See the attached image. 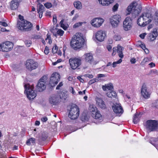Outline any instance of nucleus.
<instances>
[{"mask_svg": "<svg viewBox=\"0 0 158 158\" xmlns=\"http://www.w3.org/2000/svg\"><path fill=\"white\" fill-rule=\"evenodd\" d=\"M102 89L104 91H106L107 90H111L113 89V85L111 83L105 84V85L102 86Z\"/></svg>", "mask_w": 158, "mask_h": 158, "instance_id": "nucleus-29", "label": "nucleus"}, {"mask_svg": "<svg viewBox=\"0 0 158 158\" xmlns=\"http://www.w3.org/2000/svg\"><path fill=\"white\" fill-rule=\"evenodd\" d=\"M13 47V44L11 42L6 41L0 44V51L8 52L11 51Z\"/></svg>", "mask_w": 158, "mask_h": 158, "instance_id": "nucleus-8", "label": "nucleus"}, {"mask_svg": "<svg viewBox=\"0 0 158 158\" xmlns=\"http://www.w3.org/2000/svg\"><path fill=\"white\" fill-rule=\"evenodd\" d=\"M89 110V114L93 118L95 119H98L102 117L99 111L94 105H90Z\"/></svg>", "mask_w": 158, "mask_h": 158, "instance_id": "nucleus-5", "label": "nucleus"}, {"mask_svg": "<svg viewBox=\"0 0 158 158\" xmlns=\"http://www.w3.org/2000/svg\"><path fill=\"white\" fill-rule=\"evenodd\" d=\"M86 77H89V78H92L93 77V75L92 74H89L86 75Z\"/></svg>", "mask_w": 158, "mask_h": 158, "instance_id": "nucleus-61", "label": "nucleus"}, {"mask_svg": "<svg viewBox=\"0 0 158 158\" xmlns=\"http://www.w3.org/2000/svg\"><path fill=\"white\" fill-rule=\"evenodd\" d=\"M158 140V139L157 138H152L151 139V140H150V143L153 145H154V143H153V142H156Z\"/></svg>", "mask_w": 158, "mask_h": 158, "instance_id": "nucleus-47", "label": "nucleus"}, {"mask_svg": "<svg viewBox=\"0 0 158 158\" xmlns=\"http://www.w3.org/2000/svg\"><path fill=\"white\" fill-rule=\"evenodd\" d=\"M5 148L3 144H2V142L0 141V149L2 150L3 149Z\"/></svg>", "mask_w": 158, "mask_h": 158, "instance_id": "nucleus-60", "label": "nucleus"}, {"mask_svg": "<svg viewBox=\"0 0 158 158\" xmlns=\"http://www.w3.org/2000/svg\"><path fill=\"white\" fill-rule=\"evenodd\" d=\"M57 33L59 35L61 36L63 35L64 33V31L61 29H59L57 30Z\"/></svg>", "mask_w": 158, "mask_h": 158, "instance_id": "nucleus-45", "label": "nucleus"}, {"mask_svg": "<svg viewBox=\"0 0 158 158\" xmlns=\"http://www.w3.org/2000/svg\"><path fill=\"white\" fill-rule=\"evenodd\" d=\"M86 43L85 40H71L70 45L73 48L77 50L86 46Z\"/></svg>", "mask_w": 158, "mask_h": 158, "instance_id": "nucleus-6", "label": "nucleus"}, {"mask_svg": "<svg viewBox=\"0 0 158 158\" xmlns=\"http://www.w3.org/2000/svg\"><path fill=\"white\" fill-rule=\"evenodd\" d=\"M49 101L51 104L56 105L60 101L59 94L52 95L50 98Z\"/></svg>", "mask_w": 158, "mask_h": 158, "instance_id": "nucleus-20", "label": "nucleus"}, {"mask_svg": "<svg viewBox=\"0 0 158 158\" xmlns=\"http://www.w3.org/2000/svg\"><path fill=\"white\" fill-rule=\"evenodd\" d=\"M35 139L33 138H30L28 139L26 141V143L28 145H30L31 143H35Z\"/></svg>", "mask_w": 158, "mask_h": 158, "instance_id": "nucleus-34", "label": "nucleus"}, {"mask_svg": "<svg viewBox=\"0 0 158 158\" xmlns=\"http://www.w3.org/2000/svg\"><path fill=\"white\" fill-rule=\"evenodd\" d=\"M141 117L140 113H136L134 116L133 121L135 124L137 123L140 120V118Z\"/></svg>", "mask_w": 158, "mask_h": 158, "instance_id": "nucleus-31", "label": "nucleus"}, {"mask_svg": "<svg viewBox=\"0 0 158 158\" xmlns=\"http://www.w3.org/2000/svg\"><path fill=\"white\" fill-rule=\"evenodd\" d=\"M60 26L64 30H66L67 28V27L66 26H65L64 24H62L61 25H60Z\"/></svg>", "mask_w": 158, "mask_h": 158, "instance_id": "nucleus-63", "label": "nucleus"}, {"mask_svg": "<svg viewBox=\"0 0 158 158\" xmlns=\"http://www.w3.org/2000/svg\"><path fill=\"white\" fill-rule=\"evenodd\" d=\"M69 62L71 68L73 69H75L81 65V60L80 57L71 58L69 60Z\"/></svg>", "mask_w": 158, "mask_h": 158, "instance_id": "nucleus-10", "label": "nucleus"}, {"mask_svg": "<svg viewBox=\"0 0 158 158\" xmlns=\"http://www.w3.org/2000/svg\"><path fill=\"white\" fill-rule=\"evenodd\" d=\"M49 52L48 48L47 47H46L44 50V53L46 54H48Z\"/></svg>", "mask_w": 158, "mask_h": 158, "instance_id": "nucleus-54", "label": "nucleus"}, {"mask_svg": "<svg viewBox=\"0 0 158 158\" xmlns=\"http://www.w3.org/2000/svg\"><path fill=\"white\" fill-rule=\"evenodd\" d=\"M136 45L137 47H141L143 50L145 49V48H146L145 44L143 43H142V42L140 40L138 41L136 44Z\"/></svg>", "mask_w": 158, "mask_h": 158, "instance_id": "nucleus-35", "label": "nucleus"}, {"mask_svg": "<svg viewBox=\"0 0 158 158\" xmlns=\"http://www.w3.org/2000/svg\"><path fill=\"white\" fill-rule=\"evenodd\" d=\"M121 20V17L118 15L112 16L109 19L110 23L112 27L114 28L118 27Z\"/></svg>", "mask_w": 158, "mask_h": 158, "instance_id": "nucleus-9", "label": "nucleus"}, {"mask_svg": "<svg viewBox=\"0 0 158 158\" xmlns=\"http://www.w3.org/2000/svg\"><path fill=\"white\" fill-rule=\"evenodd\" d=\"M27 69L29 71H31L36 69L38 66V64L32 60H28L25 64Z\"/></svg>", "mask_w": 158, "mask_h": 158, "instance_id": "nucleus-14", "label": "nucleus"}, {"mask_svg": "<svg viewBox=\"0 0 158 158\" xmlns=\"http://www.w3.org/2000/svg\"><path fill=\"white\" fill-rule=\"evenodd\" d=\"M83 23L82 22H79L75 23L73 26V27L76 28L81 26Z\"/></svg>", "mask_w": 158, "mask_h": 158, "instance_id": "nucleus-43", "label": "nucleus"}, {"mask_svg": "<svg viewBox=\"0 0 158 158\" xmlns=\"http://www.w3.org/2000/svg\"><path fill=\"white\" fill-rule=\"evenodd\" d=\"M24 42L27 47H30L32 44L31 40H25Z\"/></svg>", "mask_w": 158, "mask_h": 158, "instance_id": "nucleus-41", "label": "nucleus"}, {"mask_svg": "<svg viewBox=\"0 0 158 158\" xmlns=\"http://www.w3.org/2000/svg\"><path fill=\"white\" fill-rule=\"evenodd\" d=\"M107 48L109 51H111L112 50V47L110 45H108L107 46Z\"/></svg>", "mask_w": 158, "mask_h": 158, "instance_id": "nucleus-64", "label": "nucleus"}, {"mask_svg": "<svg viewBox=\"0 0 158 158\" xmlns=\"http://www.w3.org/2000/svg\"><path fill=\"white\" fill-rule=\"evenodd\" d=\"M74 7L77 9H79L81 8V4L80 2L76 1L75 2L73 3Z\"/></svg>", "mask_w": 158, "mask_h": 158, "instance_id": "nucleus-33", "label": "nucleus"}, {"mask_svg": "<svg viewBox=\"0 0 158 158\" xmlns=\"http://www.w3.org/2000/svg\"><path fill=\"white\" fill-rule=\"evenodd\" d=\"M44 6L46 8L49 9L52 7V4L51 3L47 2L44 4Z\"/></svg>", "mask_w": 158, "mask_h": 158, "instance_id": "nucleus-44", "label": "nucleus"}, {"mask_svg": "<svg viewBox=\"0 0 158 158\" xmlns=\"http://www.w3.org/2000/svg\"><path fill=\"white\" fill-rule=\"evenodd\" d=\"M127 10V15L131 14L133 17L135 18L136 16L140 13L142 7L140 5H138L136 2H133L128 6Z\"/></svg>", "mask_w": 158, "mask_h": 158, "instance_id": "nucleus-1", "label": "nucleus"}, {"mask_svg": "<svg viewBox=\"0 0 158 158\" xmlns=\"http://www.w3.org/2000/svg\"><path fill=\"white\" fill-rule=\"evenodd\" d=\"M106 36V34L102 31H98L95 35L96 40H104Z\"/></svg>", "mask_w": 158, "mask_h": 158, "instance_id": "nucleus-22", "label": "nucleus"}, {"mask_svg": "<svg viewBox=\"0 0 158 158\" xmlns=\"http://www.w3.org/2000/svg\"><path fill=\"white\" fill-rule=\"evenodd\" d=\"M141 94V96L146 99H147L150 97V93L146 85L144 84L142 86Z\"/></svg>", "mask_w": 158, "mask_h": 158, "instance_id": "nucleus-17", "label": "nucleus"}, {"mask_svg": "<svg viewBox=\"0 0 158 158\" xmlns=\"http://www.w3.org/2000/svg\"><path fill=\"white\" fill-rule=\"evenodd\" d=\"M146 33H143L140 34L139 35V37L142 39H144V37L146 35Z\"/></svg>", "mask_w": 158, "mask_h": 158, "instance_id": "nucleus-57", "label": "nucleus"}, {"mask_svg": "<svg viewBox=\"0 0 158 158\" xmlns=\"http://www.w3.org/2000/svg\"><path fill=\"white\" fill-rule=\"evenodd\" d=\"M38 13H39L40 12H43L44 7L43 5L39 4L38 6Z\"/></svg>", "mask_w": 158, "mask_h": 158, "instance_id": "nucleus-36", "label": "nucleus"}, {"mask_svg": "<svg viewBox=\"0 0 158 158\" xmlns=\"http://www.w3.org/2000/svg\"><path fill=\"white\" fill-rule=\"evenodd\" d=\"M116 49H117V48L116 47H114L113 48V52L112 54L113 56H114L115 55L116 53Z\"/></svg>", "mask_w": 158, "mask_h": 158, "instance_id": "nucleus-51", "label": "nucleus"}, {"mask_svg": "<svg viewBox=\"0 0 158 158\" xmlns=\"http://www.w3.org/2000/svg\"><path fill=\"white\" fill-rule=\"evenodd\" d=\"M146 128L150 131H156L158 130V121L150 120L146 122Z\"/></svg>", "mask_w": 158, "mask_h": 158, "instance_id": "nucleus-7", "label": "nucleus"}, {"mask_svg": "<svg viewBox=\"0 0 158 158\" xmlns=\"http://www.w3.org/2000/svg\"><path fill=\"white\" fill-rule=\"evenodd\" d=\"M136 60L134 58H131L130 60V62L132 64H134L136 62Z\"/></svg>", "mask_w": 158, "mask_h": 158, "instance_id": "nucleus-55", "label": "nucleus"}, {"mask_svg": "<svg viewBox=\"0 0 158 158\" xmlns=\"http://www.w3.org/2000/svg\"><path fill=\"white\" fill-rule=\"evenodd\" d=\"M152 106L156 108H158V100L152 103Z\"/></svg>", "mask_w": 158, "mask_h": 158, "instance_id": "nucleus-49", "label": "nucleus"}, {"mask_svg": "<svg viewBox=\"0 0 158 158\" xmlns=\"http://www.w3.org/2000/svg\"><path fill=\"white\" fill-rule=\"evenodd\" d=\"M32 38L33 39H43L42 38V36L40 34H35L32 36Z\"/></svg>", "mask_w": 158, "mask_h": 158, "instance_id": "nucleus-38", "label": "nucleus"}, {"mask_svg": "<svg viewBox=\"0 0 158 158\" xmlns=\"http://www.w3.org/2000/svg\"><path fill=\"white\" fill-rule=\"evenodd\" d=\"M132 26L131 18L127 17L125 18L123 23V27L125 31H128L131 29Z\"/></svg>", "mask_w": 158, "mask_h": 158, "instance_id": "nucleus-12", "label": "nucleus"}, {"mask_svg": "<svg viewBox=\"0 0 158 158\" xmlns=\"http://www.w3.org/2000/svg\"><path fill=\"white\" fill-rule=\"evenodd\" d=\"M69 90L73 94H75V92L73 87H70V88Z\"/></svg>", "mask_w": 158, "mask_h": 158, "instance_id": "nucleus-58", "label": "nucleus"}, {"mask_svg": "<svg viewBox=\"0 0 158 158\" xmlns=\"http://www.w3.org/2000/svg\"><path fill=\"white\" fill-rule=\"evenodd\" d=\"M0 25L5 27L8 26L7 24L5 22L2 21H0Z\"/></svg>", "mask_w": 158, "mask_h": 158, "instance_id": "nucleus-56", "label": "nucleus"}, {"mask_svg": "<svg viewBox=\"0 0 158 158\" xmlns=\"http://www.w3.org/2000/svg\"><path fill=\"white\" fill-rule=\"evenodd\" d=\"M60 76L59 74L57 73H53L51 75L49 81V84L52 86L56 85L59 81Z\"/></svg>", "mask_w": 158, "mask_h": 158, "instance_id": "nucleus-13", "label": "nucleus"}, {"mask_svg": "<svg viewBox=\"0 0 158 158\" xmlns=\"http://www.w3.org/2000/svg\"><path fill=\"white\" fill-rule=\"evenodd\" d=\"M57 51V47L56 45L54 46L52 49V52L53 53H56Z\"/></svg>", "mask_w": 158, "mask_h": 158, "instance_id": "nucleus-46", "label": "nucleus"}, {"mask_svg": "<svg viewBox=\"0 0 158 158\" xmlns=\"http://www.w3.org/2000/svg\"><path fill=\"white\" fill-rule=\"evenodd\" d=\"M100 4L103 6H108L112 3L113 0H98Z\"/></svg>", "mask_w": 158, "mask_h": 158, "instance_id": "nucleus-30", "label": "nucleus"}, {"mask_svg": "<svg viewBox=\"0 0 158 158\" xmlns=\"http://www.w3.org/2000/svg\"><path fill=\"white\" fill-rule=\"evenodd\" d=\"M107 96L110 98L113 99V100L118 99L117 94L114 91H112L107 92L106 93Z\"/></svg>", "mask_w": 158, "mask_h": 158, "instance_id": "nucleus-26", "label": "nucleus"}, {"mask_svg": "<svg viewBox=\"0 0 158 158\" xmlns=\"http://www.w3.org/2000/svg\"><path fill=\"white\" fill-rule=\"evenodd\" d=\"M53 22L54 24H56L57 22L56 15H55L53 16Z\"/></svg>", "mask_w": 158, "mask_h": 158, "instance_id": "nucleus-48", "label": "nucleus"}, {"mask_svg": "<svg viewBox=\"0 0 158 158\" xmlns=\"http://www.w3.org/2000/svg\"><path fill=\"white\" fill-rule=\"evenodd\" d=\"M25 89V93H26L27 96L29 100H31L34 98L36 96L34 87L32 85L29 84H25L24 85Z\"/></svg>", "mask_w": 158, "mask_h": 158, "instance_id": "nucleus-3", "label": "nucleus"}, {"mask_svg": "<svg viewBox=\"0 0 158 158\" xmlns=\"http://www.w3.org/2000/svg\"><path fill=\"white\" fill-rule=\"evenodd\" d=\"M122 59H119L118 61L114 62L112 64L113 67L114 68L115 67L117 66V64H119L122 62Z\"/></svg>", "mask_w": 158, "mask_h": 158, "instance_id": "nucleus-39", "label": "nucleus"}, {"mask_svg": "<svg viewBox=\"0 0 158 158\" xmlns=\"http://www.w3.org/2000/svg\"><path fill=\"white\" fill-rule=\"evenodd\" d=\"M85 37L81 33L79 32L73 35L71 40H85Z\"/></svg>", "mask_w": 158, "mask_h": 158, "instance_id": "nucleus-27", "label": "nucleus"}, {"mask_svg": "<svg viewBox=\"0 0 158 158\" xmlns=\"http://www.w3.org/2000/svg\"><path fill=\"white\" fill-rule=\"evenodd\" d=\"M47 80V78L46 76H43L40 79L36 86V89L38 91H42L45 89Z\"/></svg>", "mask_w": 158, "mask_h": 158, "instance_id": "nucleus-11", "label": "nucleus"}, {"mask_svg": "<svg viewBox=\"0 0 158 158\" xmlns=\"http://www.w3.org/2000/svg\"><path fill=\"white\" fill-rule=\"evenodd\" d=\"M106 76V75L102 74H98L97 75V78H98L99 80V78H102V77H104Z\"/></svg>", "mask_w": 158, "mask_h": 158, "instance_id": "nucleus-52", "label": "nucleus"}, {"mask_svg": "<svg viewBox=\"0 0 158 158\" xmlns=\"http://www.w3.org/2000/svg\"><path fill=\"white\" fill-rule=\"evenodd\" d=\"M116 47L117 48L116 51L118 56L120 59L123 58L124 57V55L123 53V51L124 49L123 48L118 45Z\"/></svg>", "mask_w": 158, "mask_h": 158, "instance_id": "nucleus-25", "label": "nucleus"}, {"mask_svg": "<svg viewBox=\"0 0 158 158\" xmlns=\"http://www.w3.org/2000/svg\"><path fill=\"white\" fill-rule=\"evenodd\" d=\"M63 85V83L62 82H60L59 83V85L57 86L56 89H59L60 87H61Z\"/></svg>", "mask_w": 158, "mask_h": 158, "instance_id": "nucleus-59", "label": "nucleus"}, {"mask_svg": "<svg viewBox=\"0 0 158 158\" xmlns=\"http://www.w3.org/2000/svg\"><path fill=\"white\" fill-rule=\"evenodd\" d=\"M104 19L100 18H96L93 19L90 22L93 26L98 27L101 26L104 22Z\"/></svg>", "mask_w": 158, "mask_h": 158, "instance_id": "nucleus-15", "label": "nucleus"}, {"mask_svg": "<svg viewBox=\"0 0 158 158\" xmlns=\"http://www.w3.org/2000/svg\"><path fill=\"white\" fill-rule=\"evenodd\" d=\"M67 92L64 91V92H62L60 94H59V99L60 100L62 99V100H65L67 98Z\"/></svg>", "mask_w": 158, "mask_h": 158, "instance_id": "nucleus-32", "label": "nucleus"}, {"mask_svg": "<svg viewBox=\"0 0 158 158\" xmlns=\"http://www.w3.org/2000/svg\"><path fill=\"white\" fill-rule=\"evenodd\" d=\"M154 20L155 23L158 24V11H156L155 13Z\"/></svg>", "mask_w": 158, "mask_h": 158, "instance_id": "nucleus-42", "label": "nucleus"}, {"mask_svg": "<svg viewBox=\"0 0 158 158\" xmlns=\"http://www.w3.org/2000/svg\"><path fill=\"white\" fill-rule=\"evenodd\" d=\"M112 109L114 112L117 115L121 114L123 111L120 104L119 103L114 104L112 106Z\"/></svg>", "mask_w": 158, "mask_h": 158, "instance_id": "nucleus-18", "label": "nucleus"}, {"mask_svg": "<svg viewBox=\"0 0 158 158\" xmlns=\"http://www.w3.org/2000/svg\"><path fill=\"white\" fill-rule=\"evenodd\" d=\"M137 24L140 27H144L146 26L144 20H143L142 14L137 19Z\"/></svg>", "mask_w": 158, "mask_h": 158, "instance_id": "nucleus-28", "label": "nucleus"}, {"mask_svg": "<svg viewBox=\"0 0 158 158\" xmlns=\"http://www.w3.org/2000/svg\"><path fill=\"white\" fill-rule=\"evenodd\" d=\"M118 4L117 3H116L115 5L113 8V10L114 11H116L118 8Z\"/></svg>", "mask_w": 158, "mask_h": 158, "instance_id": "nucleus-50", "label": "nucleus"}, {"mask_svg": "<svg viewBox=\"0 0 158 158\" xmlns=\"http://www.w3.org/2000/svg\"><path fill=\"white\" fill-rule=\"evenodd\" d=\"M80 111L78 107L77 106L74 105L70 108L68 116L71 119H75L78 117Z\"/></svg>", "mask_w": 158, "mask_h": 158, "instance_id": "nucleus-4", "label": "nucleus"}, {"mask_svg": "<svg viewBox=\"0 0 158 158\" xmlns=\"http://www.w3.org/2000/svg\"><path fill=\"white\" fill-rule=\"evenodd\" d=\"M143 20H144L146 25L150 23L152 19V16L150 13L144 12L142 13Z\"/></svg>", "mask_w": 158, "mask_h": 158, "instance_id": "nucleus-16", "label": "nucleus"}, {"mask_svg": "<svg viewBox=\"0 0 158 158\" xmlns=\"http://www.w3.org/2000/svg\"><path fill=\"white\" fill-rule=\"evenodd\" d=\"M99 81V79L98 78H94L91 80L89 82V84L91 85L95 82H97Z\"/></svg>", "mask_w": 158, "mask_h": 158, "instance_id": "nucleus-40", "label": "nucleus"}, {"mask_svg": "<svg viewBox=\"0 0 158 158\" xmlns=\"http://www.w3.org/2000/svg\"><path fill=\"white\" fill-rule=\"evenodd\" d=\"M158 35V33L157 31V29L155 28L153 29L152 33L147 35V37L148 39L149 40H151L152 39H153V40H155Z\"/></svg>", "mask_w": 158, "mask_h": 158, "instance_id": "nucleus-23", "label": "nucleus"}, {"mask_svg": "<svg viewBox=\"0 0 158 158\" xmlns=\"http://www.w3.org/2000/svg\"><path fill=\"white\" fill-rule=\"evenodd\" d=\"M114 38L116 40H120L122 38L121 36L118 34H116L114 36Z\"/></svg>", "mask_w": 158, "mask_h": 158, "instance_id": "nucleus-53", "label": "nucleus"}, {"mask_svg": "<svg viewBox=\"0 0 158 158\" xmlns=\"http://www.w3.org/2000/svg\"><path fill=\"white\" fill-rule=\"evenodd\" d=\"M84 60L86 62L91 64L94 61L92 54L90 53L85 54L84 55Z\"/></svg>", "mask_w": 158, "mask_h": 158, "instance_id": "nucleus-21", "label": "nucleus"}, {"mask_svg": "<svg viewBox=\"0 0 158 158\" xmlns=\"http://www.w3.org/2000/svg\"><path fill=\"white\" fill-rule=\"evenodd\" d=\"M22 0H12L10 3L11 10H15L18 9Z\"/></svg>", "mask_w": 158, "mask_h": 158, "instance_id": "nucleus-19", "label": "nucleus"}, {"mask_svg": "<svg viewBox=\"0 0 158 158\" xmlns=\"http://www.w3.org/2000/svg\"><path fill=\"white\" fill-rule=\"evenodd\" d=\"M17 26L19 29L25 31H31L32 28V24L27 20L18 21Z\"/></svg>", "mask_w": 158, "mask_h": 158, "instance_id": "nucleus-2", "label": "nucleus"}, {"mask_svg": "<svg viewBox=\"0 0 158 158\" xmlns=\"http://www.w3.org/2000/svg\"><path fill=\"white\" fill-rule=\"evenodd\" d=\"M47 138L46 134L44 132H43L41 133V135L40 138L41 141H44L46 140Z\"/></svg>", "mask_w": 158, "mask_h": 158, "instance_id": "nucleus-37", "label": "nucleus"}, {"mask_svg": "<svg viewBox=\"0 0 158 158\" xmlns=\"http://www.w3.org/2000/svg\"><path fill=\"white\" fill-rule=\"evenodd\" d=\"M41 120L43 122H46L48 120V118L47 117H44L42 118Z\"/></svg>", "mask_w": 158, "mask_h": 158, "instance_id": "nucleus-62", "label": "nucleus"}, {"mask_svg": "<svg viewBox=\"0 0 158 158\" xmlns=\"http://www.w3.org/2000/svg\"><path fill=\"white\" fill-rule=\"evenodd\" d=\"M96 101L97 104L100 108L103 109L106 108V105L102 99L97 98H96Z\"/></svg>", "mask_w": 158, "mask_h": 158, "instance_id": "nucleus-24", "label": "nucleus"}]
</instances>
